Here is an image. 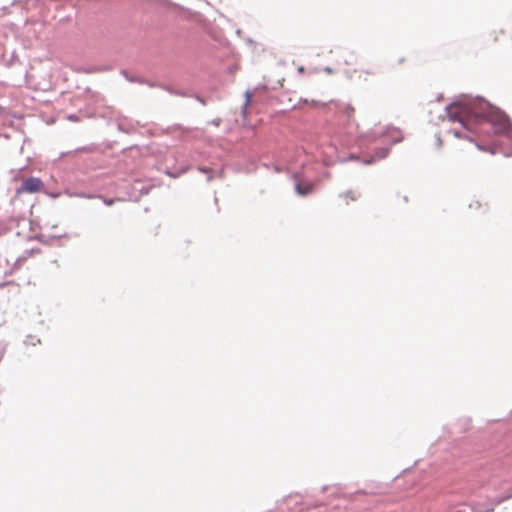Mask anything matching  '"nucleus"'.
<instances>
[{
    "instance_id": "2",
    "label": "nucleus",
    "mask_w": 512,
    "mask_h": 512,
    "mask_svg": "<svg viewBox=\"0 0 512 512\" xmlns=\"http://www.w3.org/2000/svg\"><path fill=\"white\" fill-rule=\"evenodd\" d=\"M335 108L339 118L346 121L348 127L354 126L358 131V124L355 122V108L350 103H336Z\"/></svg>"
},
{
    "instance_id": "9",
    "label": "nucleus",
    "mask_w": 512,
    "mask_h": 512,
    "mask_svg": "<svg viewBox=\"0 0 512 512\" xmlns=\"http://www.w3.org/2000/svg\"><path fill=\"white\" fill-rule=\"evenodd\" d=\"M454 136L459 138V137H461L462 135H461V132H459V131H454Z\"/></svg>"
},
{
    "instance_id": "3",
    "label": "nucleus",
    "mask_w": 512,
    "mask_h": 512,
    "mask_svg": "<svg viewBox=\"0 0 512 512\" xmlns=\"http://www.w3.org/2000/svg\"><path fill=\"white\" fill-rule=\"evenodd\" d=\"M44 183L40 178L30 177L23 181L20 188L17 189V194L21 193H37L43 190Z\"/></svg>"
},
{
    "instance_id": "6",
    "label": "nucleus",
    "mask_w": 512,
    "mask_h": 512,
    "mask_svg": "<svg viewBox=\"0 0 512 512\" xmlns=\"http://www.w3.org/2000/svg\"><path fill=\"white\" fill-rule=\"evenodd\" d=\"M476 146H477V148H478L479 150H481V151H486V152H489V153H491V154L496 153V152H497V150H498V146H497L496 144H494V143H493V144H490V145H488V146H483V145H480V144L476 143Z\"/></svg>"
},
{
    "instance_id": "1",
    "label": "nucleus",
    "mask_w": 512,
    "mask_h": 512,
    "mask_svg": "<svg viewBox=\"0 0 512 512\" xmlns=\"http://www.w3.org/2000/svg\"><path fill=\"white\" fill-rule=\"evenodd\" d=\"M451 118L458 120L463 127L475 134H505L511 129L508 117L501 111L482 102L454 103L448 108Z\"/></svg>"
},
{
    "instance_id": "8",
    "label": "nucleus",
    "mask_w": 512,
    "mask_h": 512,
    "mask_svg": "<svg viewBox=\"0 0 512 512\" xmlns=\"http://www.w3.org/2000/svg\"><path fill=\"white\" fill-rule=\"evenodd\" d=\"M405 59L404 58H398L397 59V64L400 65L402 63H404Z\"/></svg>"
},
{
    "instance_id": "4",
    "label": "nucleus",
    "mask_w": 512,
    "mask_h": 512,
    "mask_svg": "<svg viewBox=\"0 0 512 512\" xmlns=\"http://www.w3.org/2000/svg\"><path fill=\"white\" fill-rule=\"evenodd\" d=\"M344 206H348L351 202H355L360 198V193L354 190H348L339 195Z\"/></svg>"
},
{
    "instance_id": "7",
    "label": "nucleus",
    "mask_w": 512,
    "mask_h": 512,
    "mask_svg": "<svg viewBox=\"0 0 512 512\" xmlns=\"http://www.w3.org/2000/svg\"><path fill=\"white\" fill-rule=\"evenodd\" d=\"M114 202H115V200H114V199L104 200V203H105L106 205H108V206L113 205V204H114Z\"/></svg>"
},
{
    "instance_id": "5",
    "label": "nucleus",
    "mask_w": 512,
    "mask_h": 512,
    "mask_svg": "<svg viewBox=\"0 0 512 512\" xmlns=\"http://www.w3.org/2000/svg\"><path fill=\"white\" fill-rule=\"evenodd\" d=\"M296 192L302 196H305L311 193L314 189V184L312 182H302L299 181L295 186Z\"/></svg>"
}]
</instances>
